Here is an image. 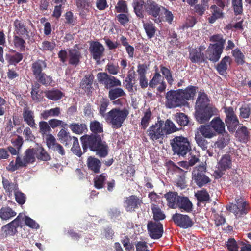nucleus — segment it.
<instances>
[{"mask_svg":"<svg viewBox=\"0 0 251 251\" xmlns=\"http://www.w3.org/2000/svg\"><path fill=\"white\" fill-rule=\"evenodd\" d=\"M84 152L89 148L91 151L96 152L100 158H104L108 154V146L105 141L102 140L99 134H85L80 137Z\"/></svg>","mask_w":251,"mask_h":251,"instance_id":"nucleus-1","label":"nucleus"},{"mask_svg":"<svg viewBox=\"0 0 251 251\" xmlns=\"http://www.w3.org/2000/svg\"><path fill=\"white\" fill-rule=\"evenodd\" d=\"M47 67L46 60L37 59L33 62L31 66V70L35 79L40 84L48 86L51 85L53 82L51 75H48L43 72Z\"/></svg>","mask_w":251,"mask_h":251,"instance_id":"nucleus-2","label":"nucleus"},{"mask_svg":"<svg viewBox=\"0 0 251 251\" xmlns=\"http://www.w3.org/2000/svg\"><path fill=\"white\" fill-rule=\"evenodd\" d=\"M128 114L129 111L126 108L115 107L107 112L104 118L112 128L119 129L122 126Z\"/></svg>","mask_w":251,"mask_h":251,"instance_id":"nucleus-3","label":"nucleus"},{"mask_svg":"<svg viewBox=\"0 0 251 251\" xmlns=\"http://www.w3.org/2000/svg\"><path fill=\"white\" fill-rule=\"evenodd\" d=\"M35 152L34 148H28L24 152L23 160L18 156L15 162L11 161L7 166L6 169L8 171L14 172L20 167H26L28 164L33 163L35 161Z\"/></svg>","mask_w":251,"mask_h":251,"instance_id":"nucleus-4","label":"nucleus"},{"mask_svg":"<svg viewBox=\"0 0 251 251\" xmlns=\"http://www.w3.org/2000/svg\"><path fill=\"white\" fill-rule=\"evenodd\" d=\"M170 144L174 154L179 156H184L191 150L189 140L182 136L175 137L170 140Z\"/></svg>","mask_w":251,"mask_h":251,"instance_id":"nucleus-5","label":"nucleus"},{"mask_svg":"<svg viewBox=\"0 0 251 251\" xmlns=\"http://www.w3.org/2000/svg\"><path fill=\"white\" fill-rule=\"evenodd\" d=\"M235 200V204L230 203L226 206L227 210L233 213L237 218L246 215L250 211L249 204L247 201L242 197H237Z\"/></svg>","mask_w":251,"mask_h":251,"instance_id":"nucleus-6","label":"nucleus"},{"mask_svg":"<svg viewBox=\"0 0 251 251\" xmlns=\"http://www.w3.org/2000/svg\"><path fill=\"white\" fill-rule=\"evenodd\" d=\"M180 90H170L165 94V105L169 108H175L184 106V103L181 97Z\"/></svg>","mask_w":251,"mask_h":251,"instance_id":"nucleus-7","label":"nucleus"},{"mask_svg":"<svg viewBox=\"0 0 251 251\" xmlns=\"http://www.w3.org/2000/svg\"><path fill=\"white\" fill-rule=\"evenodd\" d=\"M206 168L202 165L195 167L192 171V180L200 188L206 186L211 182V179L207 176L205 173Z\"/></svg>","mask_w":251,"mask_h":251,"instance_id":"nucleus-8","label":"nucleus"},{"mask_svg":"<svg viewBox=\"0 0 251 251\" xmlns=\"http://www.w3.org/2000/svg\"><path fill=\"white\" fill-rule=\"evenodd\" d=\"M163 6L158 4L154 0H147L145 5V11L148 15L153 18L154 22L159 23L163 21V18L160 16V13Z\"/></svg>","mask_w":251,"mask_h":251,"instance_id":"nucleus-9","label":"nucleus"},{"mask_svg":"<svg viewBox=\"0 0 251 251\" xmlns=\"http://www.w3.org/2000/svg\"><path fill=\"white\" fill-rule=\"evenodd\" d=\"M164 121L158 120L154 125L149 127L147 130V134L150 140L152 141L158 140L162 143V140L166 135L163 129Z\"/></svg>","mask_w":251,"mask_h":251,"instance_id":"nucleus-10","label":"nucleus"},{"mask_svg":"<svg viewBox=\"0 0 251 251\" xmlns=\"http://www.w3.org/2000/svg\"><path fill=\"white\" fill-rule=\"evenodd\" d=\"M97 77L98 82L103 85L106 89H111L121 86V82L119 79L106 72L98 73Z\"/></svg>","mask_w":251,"mask_h":251,"instance_id":"nucleus-11","label":"nucleus"},{"mask_svg":"<svg viewBox=\"0 0 251 251\" xmlns=\"http://www.w3.org/2000/svg\"><path fill=\"white\" fill-rule=\"evenodd\" d=\"M224 112L226 114L225 123L230 132H234L240 123L238 117L235 113L232 107H226L224 108Z\"/></svg>","mask_w":251,"mask_h":251,"instance_id":"nucleus-12","label":"nucleus"},{"mask_svg":"<svg viewBox=\"0 0 251 251\" xmlns=\"http://www.w3.org/2000/svg\"><path fill=\"white\" fill-rule=\"evenodd\" d=\"M147 226L148 233L151 239H159L162 236L163 226L160 222L149 221Z\"/></svg>","mask_w":251,"mask_h":251,"instance_id":"nucleus-13","label":"nucleus"},{"mask_svg":"<svg viewBox=\"0 0 251 251\" xmlns=\"http://www.w3.org/2000/svg\"><path fill=\"white\" fill-rule=\"evenodd\" d=\"M172 220L176 226L183 229L191 227L194 225L192 219L188 215L180 213L173 214Z\"/></svg>","mask_w":251,"mask_h":251,"instance_id":"nucleus-14","label":"nucleus"},{"mask_svg":"<svg viewBox=\"0 0 251 251\" xmlns=\"http://www.w3.org/2000/svg\"><path fill=\"white\" fill-rule=\"evenodd\" d=\"M143 203L142 198L136 195H131L126 197L124 200V207L127 212H132L138 209Z\"/></svg>","mask_w":251,"mask_h":251,"instance_id":"nucleus-15","label":"nucleus"},{"mask_svg":"<svg viewBox=\"0 0 251 251\" xmlns=\"http://www.w3.org/2000/svg\"><path fill=\"white\" fill-rule=\"evenodd\" d=\"M104 47L103 45L99 41H92L90 43L89 51L93 59L97 62L100 61L103 55Z\"/></svg>","mask_w":251,"mask_h":251,"instance_id":"nucleus-16","label":"nucleus"},{"mask_svg":"<svg viewBox=\"0 0 251 251\" xmlns=\"http://www.w3.org/2000/svg\"><path fill=\"white\" fill-rule=\"evenodd\" d=\"M196 109L195 117L197 122L200 124L205 123L214 115L212 107Z\"/></svg>","mask_w":251,"mask_h":251,"instance_id":"nucleus-17","label":"nucleus"},{"mask_svg":"<svg viewBox=\"0 0 251 251\" xmlns=\"http://www.w3.org/2000/svg\"><path fill=\"white\" fill-rule=\"evenodd\" d=\"M223 50V49L217 44H210L206 51V58L213 62H216L220 58Z\"/></svg>","mask_w":251,"mask_h":251,"instance_id":"nucleus-18","label":"nucleus"},{"mask_svg":"<svg viewBox=\"0 0 251 251\" xmlns=\"http://www.w3.org/2000/svg\"><path fill=\"white\" fill-rule=\"evenodd\" d=\"M158 84L159 86L157 88V91L160 93L164 92L167 87L166 83L163 80L160 74L156 71L153 74L152 78L149 82V86L151 88H155Z\"/></svg>","mask_w":251,"mask_h":251,"instance_id":"nucleus-19","label":"nucleus"},{"mask_svg":"<svg viewBox=\"0 0 251 251\" xmlns=\"http://www.w3.org/2000/svg\"><path fill=\"white\" fill-rule=\"evenodd\" d=\"M205 49L204 46L201 45L198 48L193 49L189 51V57L192 63H202L205 61L203 51Z\"/></svg>","mask_w":251,"mask_h":251,"instance_id":"nucleus-20","label":"nucleus"},{"mask_svg":"<svg viewBox=\"0 0 251 251\" xmlns=\"http://www.w3.org/2000/svg\"><path fill=\"white\" fill-rule=\"evenodd\" d=\"M88 170L92 174H98L100 173L102 162L95 156H89L86 161Z\"/></svg>","mask_w":251,"mask_h":251,"instance_id":"nucleus-21","label":"nucleus"},{"mask_svg":"<svg viewBox=\"0 0 251 251\" xmlns=\"http://www.w3.org/2000/svg\"><path fill=\"white\" fill-rule=\"evenodd\" d=\"M46 141L47 147L54 151H57L61 155L65 153V151L60 144L56 142L55 138L51 134L46 135Z\"/></svg>","mask_w":251,"mask_h":251,"instance_id":"nucleus-22","label":"nucleus"},{"mask_svg":"<svg viewBox=\"0 0 251 251\" xmlns=\"http://www.w3.org/2000/svg\"><path fill=\"white\" fill-rule=\"evenodd\" d=\"M198 89V88L197 87L192 85H189L184 89H178V90H180L179 92L181 93L182 100H184L183 103L184 105L187 101L194 99Z\"/></svg>","mask_w":251,"mask_h":251,"instance_id":"nucleus-23","label":"nucleus"},{"mask_svg":"<svg viewBox=\"0 0 251 251\" xmlns=\"http://www.w3.org/2000/svg\"><path fill=\"white\" fill-rule=\"evenodd\" d=\"M14 33L17 35L26 36V38L29 39V31L25 24L19 19H16L13 23Z\"/></svg>","mask_w":251,"mask_h":251,"instance_id":"nucleus-24","label":"nucleus"},{"mask_svg":"<svg viewBox=\"0 0 251 251\" xmlns=\"http://www.w3.org/2000/svg\"><path fill=\"white\" fill-rule=\"evenodd\" d=\"M22 115L24 121L25 123L31 128L36 127L34 112L27 105L23 108Z\"/></svg>","mask_w":251,"mask_h":251,"instance_id":"nucleus-25","label":"nucleus"},{"mask_svg":"<svg viewBox=\"0 0 251 251\" xmlns=\"http://www.w3.org/2000/svg\"><path fill=\"white\" fill-rule=\"evenodd\" d=\"M81 58V53L79 50L75 49L69 50L68 63L70 65L76 67L80 63Z\"/></svg>","mask_w":251,"mask_h":251,"instance_id":"nucleus-26","label":"nucleus"},{"mask_svg":"<svg viewBox=\"0 0 251 251\" xmlns=\"http://www.w3.org/2000/svg\"><path fill=\"white\" fill-rule=\"evenodd\" d=\"M231 62L232 59L229 56H225L215 67L218 73L221 75H226L228 67L230 66Z\"/></svg>","mask_w":251,"mask_h":251,"instance_id":"nucleus-27","label":"nucleus"},{"mask_svg":"<svg viewBox=\"0 0 251 251\" xmlns=\"http://www.w3.org/2000/svg\"><path fill=\"white\" fill-rule=\"evenodd\" d=\"M177 208L181 209V212L190 213L193 210V204L188 197L181 196L178 200Z\"/></svg>","mask_w":251,"mask_h":251,"instance_id":"nucleus-28","label":"nucleus"},{"mask_svg":"<svg viewBox=\"0 0 251 251\" xmlns=\"http://www.w3.org/2000/svg\"><path fill=\"white\" fill-rule=\"evenodd\" d=\"M94 76L92 73L85 75L80 83V87L86 93L91 92Z\"/></svg>","mask_w":251,"mask_h":251,"instance_id":"nucleus-29","label":"nucleus"},{"mask_svg":"<svg viewBox=\"0 0 251 251\" xmlns=\"http://www.w3.org/2000/svg\"><path fill=\"white\" fill-rule=\"evenodd\" d=\"M210 126L215 133L221 134L225 132V123L219 117L213 118L210 123Z\"/></svg>","mask_w":251,"mask_h":251,"instance_id":"nucleus-30","label":"nucleus"},{"mask_svg":"<svg viewBox=\"0 0 251 251\" xmlns=\"http://www.w3.org/2000/svg\"><path fill=\"white\" fill-rule=\"evenodd\" d=\"M59 141L65 146L70 147L72 145L75 136H72L69 132L64 129H61L58 134Z\"/></svg>","mask_w":251,"mask_h":251,"instance_id":"nucleus-31","label":"nucleus"},{"mask_svg":"<svg viewBox=\"0 0 251 251\" xmlns=\"http://www.w3.org/2000/svg\"><path fill=\"white\" fill-rule=\"evenodd\" d=\"M178 193L176 192L169 191L164 195L167 201L168 206L172 209L177 208L178 200L180 198Z\"/></svg>","mask_w":251,"mask_h":251,"instance_id":"nucleus-32","label":"nucleus"},{"mask_svg":"<svg viewBox=\"0 0 251 251\" xmlns=\"http://www.w3.org/2000/svg\"><path fill=\"white\" fill-rule=\"evenodd\" d=\"M2 184L6 193L9 197L12 196L13 192L14 193L18 189V186L16 183L12 182L4 177L2 178Z\"/></svg>","mask_w":251,"mask_h":251,"instance_id":"nucleus-33","label":"nucleus"},{"mask_svg":"<svg viewBox=\"0 0 251 251\" xmlns=\"http://www.w3.org/2000/svg\"><path fill=\"white\" fill-rule=\"evenodd\" d=\"M146 1L144 0H134L132 5L137 17L139 18H144V10Z\"/></svg>","mask_w":251,"mask_h":251,"instance_id":"nucleus-34","label":"nucleus"},{"mask_svg":"<svg viewBox=\"0 0 251 251\" xmlns=\"http://www.w3.org/2000/svg\"><path fill=\"white\" fill-rule=\"evenodd\" d=\"M236 137L243 143H247L250 139V133L246 126L239 127L236 131Z\"/></svg>","mask_w":251,"mask_h":251,"instance_id":"nucleus-35","label":"nucleus"},{"mask_svg":"<svg viewBox=\"0 0 251 251\" xmlns=\"http://www.w3.org/2000/svg\"><path fill=\"white\" fill-rule=\"evenodd\" d=\"M143 26L149 39L154 37L156 32V28L154 24L151 21L145 22L142 21Z\"/></svg>","mask_w":251,"mask_h":251,"instance_id":"nucleus-36","label":"nucleus"},{"mask_svg":"<svg viewBox=\"0 0 251 251\" xmlns=\"http://www.w3.org/2000/svg\"><path fill=\"white\" fill-rule=\"evenodd\" d=\"M71 130L76 134H82L87 131V126L84 123H73L69 125Z\"/></svg>","mask_w":251,"mask_h":251,"instance_id":"nucleus-37","label":"nucleus"},{"mask_svg":"<svg viewBox=\"0 0 251 251\" xmlns=\"http://www.w3.org/2000/svg\"><path fill=\"white\" fill-rule=\"evenodd\" d=\"M210 10L211 16L208 18V21L210 23H214L218 19L223 18V10L219 8L216 5L214 4L211 6Z\"/></svg>","mask_w":251,"mask_h":251,"instance_id":"nucleus-38","label":"nucleus"},{"mask_svg":"<svg viewBox=\"0 0 251 251\" xmlns=\"http://www.w3.org/2000/svg\"><path fill=\"white\" fill-rule=\"evenodd\" d=\"M218 168L221 171H226L231 168V160L229 154L224 155L218 162Z\"/></svg>","mask_w":251,"mask_h":251,"instance_id":"nucleus-39","label":"nucleus"},{"mask_svg":"<svg viewBox=\"0 0 251 251\" xmlns=\"http://www.w3.org/2000/svg\"><path fill=\"white\" fill-rule=\"evenodd\" d=\"M151 209L153 214L154 222H159L166 218V215L163 211L158 207V205L152 204L151 205Z\"/></svg>","mask_w":251,"mask_h":251,"instance_id":"nucleus-40","label":"nucleus"},{"mask_svg":"<svg viewBox=\"0 0 251 251\" xmlns=\"http://www.w3.org/2000/svg\"><path fill=\"white\" fill-rule=\"evenodd\" d=\"M45 96L49 100L57 101L60 100L64 96L63 93L60 90L57 89H52L50 90L45 92Z\"/></svg>","mask_w":251,"mask_h":251,"instance_id":"nucleus-41","label":"nucleus"},{"mask_svg":"<svg viewBox=\"0 0 251 251\" xmlns=\"http://www.w3.org/2000/svg\"><path fill=\"white\" fill-rule=\"evenodd\" d=\"M208 99L204 92H200L196 102V108L210 107L208 106Z\"/></svg>","mask_w":251,"mask_h":251,"instance_id":"nucleus-42","label":"nucleus"},{"mask_svg":"<svg viewBox=\"0 0 251 251\" xmlns=\"http://www.w3.org/2000/svg\"><path fill=\"white\" fill-rule=\"evenodd\" d=\"M126 93L124 90L119 87H115L109 90L108 92V98L111 100H114L116 99L124 97Z\"/></svg>","mask_w":251,"mask_h":251,"instance_id":"nucleus-43","label":"nucleus"},{"mask_svg":"<svg viewBox=\"0 0 251 251\" xmlns=\"http://www.w3.org/2000/svg\"><path fill=\"white\" fill-rule=\"evenodd\" d=\"M16 215V212L8 206L2 207L0 209V217L3 220H7Z\"/></svg>","mask_w":251,"mask_h":251,"instance_id":"nucleus-44","label":"nucleus"},{"mask_svg":"<svg viewBox=\"0 0 251 251\" xmlns=\"http://www.w3.org/2000/svg\"><path fill=\"white\" fill-rule=\"evenodd\" d=\"M34 149L35 156L38 159L45 161L50 159V155L42 146L38 145V146Z\"/></svg>","mask_w":251,"mask_h":251,"instance_id":"nucleus-45","label":"nucleus"},{"mask_svg":"<svg viewBox=\"0 0 251 251\" xmlns=\"http://www.w3.org/2000/svg\"><path fill=\"white\" fill-rule=\"evenodd\" d=\"M195 196L197 198L198 202L205 203L210 200V196L206 189L198 191L195 194Z\"/></svg>","mask_w":251,"mask_h":251,"instance_id":"nucleus-46","label":"nucleus"},{"mask_svg":"<svg viewBox=\"0 0 251 251\" xmlns=\"http://www.w3.org/2000/svg\"><path fill=\"white\" fill-rule=\"evenodd\" d=\"M199 131L202 135V137L207 138H211L216 135L214 131L212 130L209 125H201L199 127Z\"/></svg>","mask_w":251,"mask_h":251,"instance_id":"nucleus-47","label":"nucleus"},{"mask_svg":"<svg viewBox=\"0 0 251 251\" xmlns=\"http://www.w3.org/2000/svg\"><path fill=\"white\" fill-rule=\"evenodd\" d=\"M107 175L105 173H102L97 175L94 178V186L98 189H100L104 186V183L107 179Z\"/></svg>","mask_w":251,"mask_h":251,"instance_id":"nucleus-48","label":"nucleus"},{"mask_svg":"<svg viewBox=\"0 0 251 251\" xmlns=\"http://www.w3.org/2000/svg\"><path fill=\"white\" fill-rule=\"evenodd\" d=\"M90 129L93 133L92 134H99L103 133V125L96 120L91 121L90 123Z\"/></svg>","mask_w":251,"mask_h":251,"instance_id":"nucleus-49","label":"nucleus"},{"mask_svg":"<svg viewBox=\"0 0 251 251\" xmlns=\"http://www.w3.org/2000/svg\"><path fill=\"white\" fill-rule=\"evenodd\" d=\"M60 114V108L56 107L49 110L43 111L41 114V117L45 120L48 119L50 117H57Z\"/></svg>","mask_w":251,"mask_h":251,"instance_id":"nucleus-50","label":"nucleus"},{"mask_svg":"<svg viewBox=\"0 0 251 251\" xmlns=\"http://www.w3.org/2000/svg\"><path fill=\"white\" fill-rule=\"evenodd\" d=\"M110 102L109 100L106 97H102L100 101L99 105V114L103 117H105L106 114V111L107 107L109 105Z\"/></svg>","mask_w":251,"mask_h":251,"instance_id":"nucleus-51","label":"nucleus"},{"mask_svg":"<svg viewBox=\"0 0 251 251\" xmlns=\"http://www.w3.org/2000/svg\"><path fill=\"white\" fill-rule=\"evenodd\" d=\"M229 141V135L226 132L225 135H223L218 139L217 141L215 142V145L218 148L223 149L228 144Z\"/></svg>","mask_w":251,"mask_h":251,"instance_id":"nucleus-52","label":"nucleus"},{"mask_svg":"<svg viewBox=\"0 0 251 251\" xmlns=\"http://www.w3.org/2000/svg\"><path fill=\"white\" fill-rule=\"evenodd\" d=\"M232 54L238 65H243L245 63V56L239 48L232 50Z\"/></svg>","mask_w":251,"mask_h":251,"instance_id":"nucleus-53","label":"nucleus"},{"mask_svg":"<svg viewBox=\"0 0 251 251\" xmlns=\"http://www.w3.org/2000/svg\"><path fill=\"white\" fill-rule=\"evenodd\" d=\"M23 36L15 35L13 38V43L15 47L18 48L21 51L25 50L26 42L22 38Z\"/></svg>","mask_w":251,"mask_h":251,"instance_id":"nucleus-54","label":"nucleus"},{"mask_svg":"<svg viewBox=\"0 0 251 251\" xmlns=\"http://www.w3.org/2000/svg\"><path fill=\"white\" fill-rule=\"evenodd\" d=\"M160 71L164 77L167 81L168 83L170 85H172L174 79L173 78L171 71L170 69L163 66L162 65L160 66Z\"/></svg>","mask_w":251,"mask_h":251,"instance_id":"nucleus-55","label":"nucleus"},{"mask_svg":"<svg viewBox=\"0 0 251 251\" xmlns=\"http://www.w3.org/2000/svg\"><path fill=\"white\" fill-rule=\"evenodd\" d=\"M176 122L181 126H185L188 125L189 120L188 117L183 113H177L175 115Z\"/></svg>","mask_w":251,"mask_h":251,"instance_id":"nucleus-56","label":"nucleus"},{"mask_svg":"<svg viewBox=\"0 0 251 251\" xmlns=\"http://www.w3.org/2000/svg\"><path fill=\"white\" fill-rule=\"evenodd\" d=\"M195 140L198 146L202 150H206L207 149L209 142L205 139V137H202L198 133L195 134Z\"/></svg>","mask_w":251,"mask_h":251,"instance_id":"nucleus-57","label":"nucleus"},{"mask_svg":"<svg viewBox=\"0 0 251 251\" xmlns=\"http://www.w3.org/2000/svg\"><path fill=\"white\" fill-rule=\"evenodd\" d=\"M116 18L122 25H126L130 21V14L128 13H121L116 16Z\"/></svg>","mask_w":251,"mask_h":251,"instance_id":"nucleus-58","label":"nucleus"},{"mask_svg":"<svg viewBox=\"0 0 251 251\" xmlns=\"http://www.w3.org/2000/svg\"><path fill=\"white\" fill-rule=\"evenodd\" d=\"M115 11L118 13H128L129 11L127 2L124 0H120L115 7Z\"/></svg>","mask_w":251,"mask_h":251,"instance_id":"nucleus-59","label":"nucleus"},{"mask_svg":"<svg viewBox=\"0 0 251 251\" xmlns=\"http://www.w3.org/2000/svg\"><path fill=\"white\" fill-rule=\"evenodd\" d=\"M151 116L152 114L150 109L146 110L144 113L141 121V126L142 129H145L148 126Z\"/></svg>","mask_w":251,"mask_h":251,"instance_id":"nucleus-60","label":"nucleus"},{"mask_svg":"<svg viewBox=\"0 0 251 251\" xmlns=\"http://www.w3.org/2000/svg\"><path fill=\"white\" fill-rule=\"evenodd\" d=\"M39 132L43 136L45 135H47L51 131V129L48 122L45 121H41L39 123Z\"/></svg>","mask_w":251,"mask_h":251,"instance_id":"nucleus-61","label":"nucleus"},{"mask_svg":"<svg viewBox=\"0 0 251 251\" xmlns=\"http://www.w3.org/2000/svg\"><path fill=\"white\" fill-rule=\"evenodd\" d=\"M243 0H232V5L235 15L243 13Z\"/></svg>","mask_w":251,"mask_h":251,"instance_id":"nucleus-62","label":"nucleus"},{"mask_svg":"<svg viewBox=\"0 0 251 251\" xmlns=\"http://www.w3.org/2000/svg\"><path fill=\"white\" fill-rule=\"evenodd\" d=\"M164 124L165 126L163 127V129H164L166 135L171 134L178 130L175 124L170 120L167 119Z\"/></svg>","mask_w":251,"mask_h":251,"instance_id":"nucleus-63","label":"nucleus"},{"mask_svg":"<svg viewBox=\"0 0 251 251\" xmlns=\"http://www.w3.org/2000/svg\"><path fill=\"white\" fill-rule=\"evenodd\" d=\"M239 241L237 242L234 238H229L226 244L229 251H239V248H240Z\"/></svg>","mask_w":251,"mask_h":251,"instance_id":"nucleus-64","label":"nucleus"}]
</instances>
